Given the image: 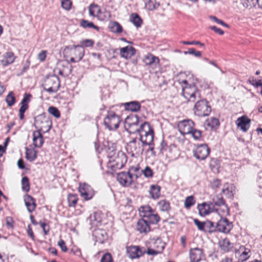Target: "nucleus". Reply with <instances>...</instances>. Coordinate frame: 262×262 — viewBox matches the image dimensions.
Here are the masks:
<instances>
[{
  "mask_svg": "<svg viewBox=\"0 0 262 262\" xmlns=\"http://www.w3.org/2000/svg\"><path fill=\"white\" fill-rule=\"evenodd\" d=\"M140 216L137 224V230L141 233H146L150 231V225L157 224L160 217L159 215L149 206L146 205L139 209Z\"/></svg>",
  "mask_w": 262,
  "mask_h": 262,
  "instance_id": "nucleus-1",
  "label": "nucleus"
},
{
  "mask_svg": "<svg viewBox=\"0 0 262 262\" xmlns=\"http://www.w3.org/2000/svg\"><path fill=\"white\" fill-rule=\"evenodd\" d=\"M182 89L183 96L189 102H194L196 97H200V94L194 84H188L186 80H179Z\"/></svg>",
  "mask_w": 262,
  "mask_h": 262,
  "instance_id": "nucleus-2",
  "label": "nucleus"
},
{
  "mask_svg": "<svg viewBox=\"0 0 262 262\" xmlns=\"http://www.w3.org/2000/svg\"><path fill=\"white\" fill-rule=\"evenodd\" d=\"M140 136L139 140L145 145H150L154 140V133L150 124L146 122L141 123L137 132Z\"/></svg>",
  "mask_w": 262,
  "mask_h": 262,
  "instance_id": "nucleus-3",
  "label": "nucleus"
},
{
  "mask_svg": "<svg viewBox=\"0 0 262 262\" xmlns=\"http://www.w3.org/2000/svg\"><path fill=\"white\" fill-rule=\"evenodd\" d=\"M64 53L66 56H71L70 60L71 62H77L82 58L84 50L80 46H75L73 48L67 47L64 49Z\"/></svg>",
  "mask_w": 262,
  "mask_h": 262,
  "instance_id": "nucleus-4",
  "label": "nucleus"
},
{
  "mask_svg": "<svg viewBox=\"0 0 262 262\" xmlns=\"http://www.w3.org/2000/svg\"><path fill=\"white\" fill-rule=\"evenodd\" d=\"M45 123L46 124V127L41 126L40 127V129L35 130L33 133V144L35 147L40 148L44 143V140L41 134V130H43L44 132H48L51 129V122L45 120Z\"/></svg>",
  "mask_w": 262,
  "mask_h": 262,
  "instance_id": "nucleus-5",
  "label": "nucleus"
},
{
  "mask_svg": "<svg viewBox=\"0 0 262 262\" xmlns=\"http://www.w3.org/2000/svg\"><path fill=\"white\" fill-rule=\"evenodd\" d=\"M121 122V117L113 112H108L104 119V124L110 130H116Z\"/></svg>",
  "mask_w": 262,
  "mask_h": 262,
  "instance_id": "nucleus-6",
  "label": "nucleus"
},
{
  "mask_svg": "<svg viewBox=\"0 0 262 262\" xmlns=\"http://www.w3.org/2000/svg\"><path fill=\"white\" fill-rule=\"evenodd\" d=\"M44 90L49 93H56L60 86L59 79L56 75L48 76L43 84Z\"/></svg>",
  "mask_w": 262,
  "mask_h": 262,
  "instance_id": "nucleus-7",
  "label": "nucleus"
},
{
  "mask_svg": "<svg viewBox=\"0 0 262 262\" xmlns=\"http://www.w3.org/2000/svg\"><path fill=\"white\" fill-rule=\"evenodd\" d=\"M211 111V108L209 102L205 99L198 101L194 106L195 115L200 117L208 116Z\"/></svg>",
  "mask_w": 262,
  "mask_h": 262,
  "instance_id": "nucleus-8",
  "label": "nucleus"
},
{
  "mask_svg": "<svg viewBox=\"0 0 262 262\" xmlns=\"http://www.w3.org/2000/svg\"><path fill=\"white\" fill-rule=\"evenodd\" d=\"M145 144L136 139H133L127 145L126 149L133 157L139 156L143 153Z\"/></svg>",
  "mask_w": 262,
  "mask_h": 262,
  "instance_id": "nucleus-9",
  "label": "nucleus"
},
{
  "mask_svg": "<svg viewBox=\"0 0 262 262\" xmlns=\"http://www.w3.org/2000/svg\"><path fill=\"white\" fill-rule=\"evenodd\" d=\"M139 118L136 115L127 116L124 122L125 129L130 133H135L139 129Z\"/></svg>",
  "mask_w": 262,
  "mask_h": 262,
  "instance_id": "nucleus-10",
  "label": "nucleus"
},
{
  "mask_svg": "<svg viewBox=\"0 0 262 262\" xmlns=\"http://www.w3.org/2000/svg\"><path fill=\"white\" fill-rule=\"evenodd\" d=\"M209 153L210 149L205 144L198 145L193 150L194 156L199 160H205Z\"/></svg>",
  "mask_w": 262,
  "mask_h": 262,
  "instance_id": "nucleus-11",
  "label": "nucleus"
},
{
  "mask_svg": "<svg viewBox=\"0 0 262 262\" xmlns=\"http://www.w3.org/2000/svg\"><path fill=\"white\" fill-rule=\"evenodd\" d=\"M194 127V122L190 119L182 120L178 124V130L183 135L189 134Z\"/></svg>",
  "mask_w": 262,
  "mask_h": 262,
  "instance_id": "nucleus-12",
  "label": "nucleus"
},
{
  "mask_svg": "<svg viewBox=\"0 0 262 262\" xmlns=\"http://www.w3.org/2000/svg\"><path fill=\"white\" fill-rule=\"evenodd\" d=\"M79 191L81 195L85 200L91 199L95 194V192L91 186L88 184H80Z\"/></svg>",
  "mask_w": 262,
  "mask_h": 262,
  "instance_id": "nucleus-13",
  "label": "nucleus"
},
{
  "mask_svg": "<svg viewBox=\"0 0 262 262\" xmlns=\"http://www.w3.org/2000/svg\"><path fill=\"white\" fill-rule=\"evenodd\" d=\"M216 231L227 233L232 229L233 225L226 218H221L216 224Z\"/></svg>",
  "mask_w": 262,
  "mask_h": 262,
  "instance_id": "nucleus-14",
  "label": "nucleus"
},
{
  "mask_svg": "<svg viewBox=\"0 0 262 262\" xmlns=\"http://www.w3.org/2000/svg\"><path fill=\"white\" fill-rule=\"evenodd\" d=\"M117 180L123 186H129L133 182L134 176L130 173V171L121 172L118 174Z\"/></svg>",
  "mask_w": 262,
  "mask_h": 262,
  "instance_id": "nucleus-15",
  "label": "nucleus"
},
{
  "mask_svg": "<svg viewBox=\"0 0 262 262\" xmlns=\"http://www.w3.org/2000/svg\"><path fill=\"white\" fill-rule=\"evenodd\" d=\"M189 254L190 262H200L205 256L203 249L199 248H191Z\"/></svg>",
  "mask_w": 262,
  "mask_h": 262,
  "instance_id": "nucleus-16",
  "label": "nucleus"
},
{
  "mask_svg": "<svg viewBox=\"0 0 262 262\" xmlns=\"http://www.w3.org/2000/svg\"><path fill=\"white\" fill-rule=\"evenodd\" d=\"M251 120L247 116H244L237 118L236 124L242 131L246 132L250 127Z\"/></svg>",
  "mask_w": 262,
  "mask_h": 262,
  "instance_id": "nucleus-17",
  "label": "nucleus"
},
{
  "mask_svg": "<svg viewBox=\"0 0 262 262\" xmlns=\"http://www.w3.org/2000/svg\"><path fill=\"white\" fill-rule=\"evenodd\" d=\"M126 253L128 256L132 259L139 258L143 254L140 247L137 246L127 247Z\"/></svg>",
  "mask_w": 262,
  "mask_h": 262,
  "instance_id": "nucleus-18",
  "label": "nucleus"
},
{
  "mask_svg": "<svg viewBox=\"0 0 262 262\" xmlns=\"http://www.w3.org/2000/svg\"><path fill=\"white\" fill-rule=\"evenodd\" d=\"M199 213L201 216H205L214 211V206L212 203H203L198 205Z\"/></svg>",
  "mask_w": 262,
  "mask_h": 262,
  "instance_id": "nucleus-19",
  "label": "nucleus"
},
{
  "mask_svg": "<svg viewBox=\"0 0 262 262\" xmlns=\"http://www.w3.org/2000/svg\"><path fill=\"white\" fill-rule=\"evenodd\" d=\"M144 62L146 65L155 69L159 66V59L151 54H148L144 58Z\"/></svg>",
  "mask_w": 262,
  "mask_h": 262,
  "instance_id": "nucleus-20",
  "label": "nucleus"
},
{
  "mask_svg": "<svg viewBox=\"0 0 262 262\" xmlns=\"http://www.w3.org/2000/svg\"><path fill=\"white\" fill-rule=\"evenodd\" d=\"M24 200L28 211L30 213L32 212L36 207L35 200L29 194H26Z\"/></svg>",
  "mask_w": 262,
  "mask_h": 262,
  "instance_id": "nucleus-21",
  "label": "nucleus"
},
{
  "mask_svg": "<svg viewBox=\"0 0 262 262\" xmlns=\"http://www.w3.org/2000/svg\"><path fill=\"white\" fill-rule=\"evenodd\" d=\"M136 53L135 49L132 46H126L120 49V54L122 57L128 59Z\"/></svg>",
  "mask_w": 262,
  "mask_h": 262,
  "instance_id": "nucleus-22",
  "label": "nucleus"
},
{
  "mask_svg": "<svg viewBox=\"0 0 262 262\" xmlns=\"http://www.w3.org/2000/svg\"><path fill=\"white\" fill-rule=\"evenodd\" d=\"M236 254L239 255L238 260L243 262L248 259L250 256V250L244 246H241L239 249L236 251Z\"/></svg>",
  "mask_w": 262,
  "mask_h": 262,
  "instance_id": "nucleus-23",
  "label": "nucleus"
},
{
  "mask_svg": "<svg viewBox=\"0 0 262 262\" xmlns=\"http://www.w3.org/2000/svg\"><path fill=\"white\" fill-rule=\"evenodd\" d=\"M219 245L221 249L225 252H229L233 248V244L227 238L221 239L219 242Z\"/></svg>",
  "mask_w": 262,
  "mask_h": 262,
  "instance_id": "nucleus-24",
  "label": "nucleus"
},
{
  "mask_svg": "<svg viewBox=\"0 0 262 262\" xmlns=\"http://www.w3.org/2000/svg\"><path fill=\"white\" fill-rule=\"evenodd\" d=\"M123 105L126 110L134 112L139 111L141 108L140 103L136 101L124 103Z\"/></svg>",
  "mask_w": 262,
  "mask_h": 262,
  "instance_id": "nucleus-25",
  "label": "nucleus"
},
{
  "mask_svg": "<svg viewBox=\"0 0 262 262\" xmlns=\"http://www.w3.org/2000/svg\"><path fill=\"white\" fill-rule=\"evenodd\" d=\"M15 58L14 55L12 52H6L3 55L1 62L4 66H7L12 63L14 61Z\"/></svg>",
  "mask_w": 262,
  "mask_h": 262,
  "instance_id": "nucleus-26",
  "label": "nucleus"
},
{
  "mask_svg": "<svg viewBox=\"0 0 262 262\" xmlns=\"http://www.w3.org/2000/svg\"><path fill=\"white\" fill-rule=\"evenodd\" d=\"M235 187L232 184L226 183L224 185L222 192L228 198H232L233 196V190Z\"/></svg>",
  "mask_w": 262,
  "mask_h": 262,
  "instance_id": "nucleus-27",
  "label": "nucleus"
},
{
  "mask_svg": "<svg viewBox=\"0 0 262 262\" xmlns=\"http://www.w3.org/2000/svg\"><path fill=\"white\" fill-rule=\"evenodd\" d=\"M205 125L207 128L212 129L216 128L220 125L219 120L215 117H211L207 119L205 121Z\"/></svg>",
  "mask_w": 262,
  "mask_h": 262,
  "instance_id": "nucleus-28",
  "label": "nucleus"
},
{
  "mask_svg": "<svg viewBox=\"0 0 262 262\" xmlns=\"http://www.w3.org/2000/svg\"><path fill=\"white\" fill-rule=\"evenodd\" d=\"M89 14L90 16L93 17H96L98 18V16L100 15L101 10L100 7L95 4H91L89 7Z\"/></svg>",
  "mask_w": 262,
  "mask_h": 262,
  "instance_id": "nucleus-29",
  "label": "nucleus"
},
{
  "mask_svg": "<svg viewBox=\"0 0 262 262\" xmlns=\"http://www.w3.org/2000/svg\"><path fill=\"white\" fill-rule=\"evenodd\" d=\"M150 246L161 253L165 248V244L161 239L158 238L153 242Z\"/></svg>",
  "mask_w": 262,
  "mask_h": 262,
  "instance_id": "nucleus-30",
  "label": "nucleus"
},
{
  "mask_svg": "<svg viewBox=\"0 0 262 262\" xmlns=\"http://www.w3.org/2000/svg\"><path fill=\"white\" fill-rule=\"evenodd\" d=\"M130 20L137 28L140 27L142 24V19L137 13H133L130 15Z\"/></svg>",
  "mask_w": 262,
  "mask_h": 262,
  "instance_id": "nucleus-31",
  "label": "nucleus"
},
{
  "mask_svg": "<svg viewBox=\"0 0 262 262\" xmlns=\"http://www.w3.org/2000/svg\"><path fill=\"white\" fill-rule=\"evenodd\" d=\"M26 158L30 162L34 161L37 158V151L33 148H26Z\"/></svg>",
  "mask_w": 262,
  "mask_h": 262,
  "instance_id": "nucleus-32",
  "label": "nucleus"
},
{
  "mask_svg": "<svg viewBox=\"0 0 262 262\" xmlns=\"http://www.w3.org/2000/svg\"><path fill=\"white\" fill-rule=\"evenodd\" d=\"M109 27L111 31L115 33H120L123 31L122 26L117 21L111 23Z\"/></svg>",
  "mask_w": 262,
  "mask_h": 262,
  "instance_id": "nucleus-33",
  "label": "nucleus"
},
{
  "mask_svg": "<svg viewBox=\"0 0 262 262\" xmlns=\"http://www.w3.org/2000/svg\"><path fill=\"white\" fill-rule=\"evenodd\" d=\"M214 210L221 216L228 214L229 212V209L226 204H224L215 208H214Z\"/></svg>",
  "mask_w": 262,
  "mask_h": 262,
  "instance_id": "nucleus-34",
  "label": "nucleus"
},
{
  "mask_svg": "<svg viewBox=\"0 0 262 262\" xmlns=\"http://www.w3.org/2000/svg\"><path fill=\"white\" fill-rule=\"evenodd\" d=\"M150 193L153 199H158L160 194V187L158 185H151L150 189Z\"/></svg>",
  "mask_w": 262,
  "mask_h": 262,
  "instance_id": "nucleus-35",
  "label": "nucleus"
},
{
  "mask_svg": "<svg viewBox=\"0 0 262 262\" xmlns=\"http://www.w3.org/2000/svg\"><path fill=\"white\" fill-rule=\"evenodd\" d=\"M204 227V232H206L211 233L216 231V226H214L213 223L210 221H205Z\"/></svg>",
  "mask_w": 262,
  "mask_h": 262,
  "instance_id": "nucleus-36",
  "label": "nucleus"
},
{
  "mask_svg": "<svg viewBox=\"0 0 262 262\" xmlns=\"http://www.w3.org/2000/svg\"><path fill=\"white\" fill-rule=\"evenodd\" d=\"M80 26L83 28H94L96 30H99V28L98 26H95L92 22L89 21L85 19H82L80 22Z\"/></svg>",
  "mask_w": 262,
  "mask_h": 262,
  "instance_id": "nucleus-37",
  "label": "nucleus"
},
{
  "mask_svg": "<svg viewBox=\"0 0 262 262\" xmlns=\"http://www.w3.org/2000/svg\"><path fill=\"white\" fill-rule=\"evenodd\" d=\"M211 203L213 204L214 206H220L224 204H225L224 200H223V196L221 194H217L214 196L212 202Z\"/></svg>",
  "mask_w": 262,
  "mask_h": 262,
  "instance_id": "nucleus-38",
  "label": "nucleus"
},
{
  "mask_svg": "<svg viewBox=\"0 0 262 262\" xmlns=\"http://www.w3.org/2000/svg\"><path fill=\"white\" fill-rule=\"evenodd\" d=\"M6 101L9 106H12L15 104V98L12 91L10 92L7 96L6 98Z\"/></svg>",
  "mask_w": 262,
  "mask_h": 262,
  "instance_id": "nucleus-39",
  "label": "nucleus"
},
{
  "mask_svg": "<svg viewBox=\"0 0 262 262\" xmlns=\"http://www.w3.org/2000/svg\"><path fill=\"white\" fill-rule=\"evenodd\" d=\"M78 201L77 195L75 194H69L68 196V201L70 207H74Z\"/></svg>",
  "mask_w": 262,
  "mask_h": 262,
  "instance_id": "nucleus-40",
  "label": "nucleus"
},
{
  "mask_svg": "<svg viewBox=\"0 0 262 262\" xmlns=\"http://www.w3.org/2000/svg\"><path fill=\"white\" fill-rule=\"evenodd\" d=\"M158 205L160 210L162 211H168L170 209V204L168 201L165 200H161Z\"/></svg>",
  "mask_w": 262,
  "mask_h": 262,
  "instance_id": "nucleus-41",
  "label": "nucleus"
},
{
  "mask_svg": "<svg viewBox=\"0 0 262 262\" xmlns=\"http://www.w3.org/2000/svg\"><path fill=\"white\" fill-rule=\"evenodd\" d=\"M22 189L28 192L30 190L29 179L27 177H23L21 180Z\"/></svg>",
  "mask_w": 262,
  "mask_h": 262,
  "instance_id": "nucleus-42",
  "label": "nucleus"
},
{
  "mask_svg": "<svg viewBox=\"0 0 262 262\" xmlns=\"http://www.w3.org/2000/svg\"><path fill=\"white\" fill-rule=\"evenodd\" d=\"M195 200L194 199V197L192 195L187 196L185 200L184 203V205L185 208H189L190 207L193 206L195 204Z\"/></svg>",
  "mask_w": 262,
  "mask_h": 262,
  "instance_id": "nucleus-43",
  "label": "nucleus"
},
{
  "mask_svg": "<svg viewBox=\"0 0 262 262\" xmlns=\"http://www.w3.org/2000/svg\"><path fill=\"white\" fill-rule=\"evenodd\" d=\"M111 14L109 11L105 10L103 12H101L100 15L98 16V18L101 20H107L111 18Z\"/></svg>",
  "mask_w": 262,
  "mask_h": 262,
  "instance_id": "nucleus-44",
  "label": "nucleus"
},
{
  "mask_svg": "<svg viewBox=\"0 0 262 262\" xmlns=\"http://www.w3.org/2000/svg\"><path fill=\"white\" fill-rule=\"evenodd\" d=\"M242 3L245 7L251 8L257 4V0H241Z\"/></svg>",
  "mask_w": 262,
  "mask_h": 262,
  "instance_id": "nucleus-45",
  "label": "nucleus"
},
{
  "mask_svg": "<svg viewBox=\"0 0 262 262\" xmlns=\"http://www.w3.org/2000/svg\"><path fill=\"white\" fill-rule=\"evenodd\" d=\"M21 106L19 109V116L20 119H23L24 117V113L25 111L28 108V104L21 103Z\"/></svg>",
  "mask_w": 262,
  "mask_h": 262,
  "instance_id": "nucleus-46",
  "label": "nucleus"
},
{
  "mask_svg": "<svg viewBox=\"0 0 262 262\" xmlns=\"http://www.w3.org/2000/svg\"><path fill=\"white\" fill-rule=\"evenodd\" d=\"M184 54L193 55L194 56L200 57L202 55V53L200 51H196L194 48H190L188 51L184 52Z\"/></svg>",
  "mask_w": 262,
  "mask_h": 262,
  "instance_id": "nucleus-47",
  "label": "nucleus"
},
{
  "mask_svg": "<svg viewBox=\"0 0 262 262\" xmlns=\"http://www.w3.org/2000/svg\"><path fill=\"white\" fill-rule=\"evenodd\" d=\"M48 112L50 114L54 116L56 118L60 117V113L58 110L54 106H50L48 108Z\"/></svg>",
  "mask_w": 262,
  "mask_h": 262,
  "instance_id": "nucleus-48",
  "label": "nucleus"
},
{
  "mask_svg": "<svg viewBox=\"0 0 262 262\" xmlns=\"http://www.w3.org/2000/svg\"><path fill=\"white\" fill-rule=\"evenodd\" d=\"M189 134H191L195 140H198L201 137L202 132L200 130L194 129L193 127L192 132Z\"/></svg>",
  "mask_w": 262,
  "mask_h": 262,
  "instance_id": "nucleus-49",
  "label": "nucleus"
},
{
  "mask_svg": "<svg viewBox=\"0 0 262 262\" xmlns=\"http://www.w3.org/2000/svg\"><path fill=\"white\" fill-rule=\"evenodd\" d=\"M194 223L199 230L204 231L205 222H201L198 219H194Z\"/></svg>",
  "mask_w": 262,
  "mask_h": 262,
  "instance_id": "nucleus-50",
  "label": "nucleus"
},
{
  "mask_svg": "<svg viewBox=\"0 0 262 262\" xmlns=\"http://www.w3.org/2000/svg\"><path fill=\"white\" fill-rule=\"evenodd\" d=\"M61 6L62 7L67 10H69L71 9L72 2L70 0H61Z\"/></svg>",
  "mask_w": 262,
  "mask_h": 262,
  "instance_id": "nucleus-51",
  "label": "nucleus"
},
{
  "mask_svg": "<svg viewBox=\"0 0 262 262\" xmlns=\"http://www.w3.org/2000/svg\"><path fill=\"white\" fill-rule=\"evenodd\" d=\"M176 149V147L174 146H169L168 147L166 148V149L164 150V154H166V156L169 158H172V151L174 149Z\"/></svg>",
  "mask_w": 262,
  "mask_h": 262,
  "instance_id": "nucleus-52",
  "label": "nucleus"
},
{
  "mask_svg": "<svg viewBox=\"0 0 262 262\" xmlns=\"http://www.w3.org/2000/svg\"><path fill=\"white\" fill-rule=\"evenodd\" d=\"M158 6V5H157L155 3L150 0L145 4L146 8L150 11L156 9Z\"/></svg>",
  "mask_w": 262,
  "mask_h": 262,
  "instance_id": "nucleus-53",
  "label": "nucleus"
},
{
  "mask_svg": "<svg viewBox=\"0 0 262 262\" xmlns=\"http://www.w3.org/2000/svg\"><path fill=\"white\" fill-rule=\"evenodd\" d=\"M221 185V181L218 179H213L210 183V186L212 189L217 188Z\"/></svg>",
  "mask_w": 262,
  "mask_h": 262,
  "instance_id": "nucleus-54",
  "label": "nucleus"
},
{
  "mask_svg": "<svg viewBox=\"0 0 262 262\" xmlns=\"http://www.w3.org/2000/svg\"><path fill=\"white\" fill-rule=\"evenodd\" d=\"M100 261L101 262H112L113 259H112L111 255L108 253H105L104 254H103V255L101 257Z\"/></svg>",
  "mask_w": 262,
  "mask_h": 262,
  "instance_id": "nucleus-55",
  "label": "nucleus"
},
{
  "mask_svg": "<svg viewBox=\"0 0 262 262\" xmlns=\"http://www.w3.org/2000/svg\"><path fill=\"white\" fill-rule=\"evenodd\" d=\"M94 41L91 39H84L81 41V47H89L93 46Z\"/></svg>",
  "mask_w": 262,
  "mask_h": 262,
  "instance_id": "nucleus-56",
  "label": "nucleus"
},
{
  "mask_svg": "<svg viewBox=\"0 0 262 262\" xmlns=\"http://www.w3.org/2000/svg\"><path fill=\"white\" fill-rule=\"evenodd\" d=\"M142 172L146 177H151L153 175L152 170L148 166H147Z\"/></svg>",
  "mask_w": 262,
  "mask_h": 262,
  "instance_id": "nucleus-57",
  "label": "nucleus"
},
{
  "mask_svg": "<svg viewBox=\"0 0 262 262\" xmlns=\"http://www.w3.org/2000/svg\"><path fill=\"white\" fill-rule=\"evenodd\" d=\"M31 97V95L28 93H25L24 94L23 99L21 101V103L28 104V103L30 101V98Z\"/></svg>",
  "mask_w": 262,
  "mask_h": 262,
  "instance_id": "nucleus-58",
  "label": "nucleus"
},
{
  "mask_svg": "<svg viewBox=\"0 0 262 262\" xmlns=\"http://www.w3.org/2000/svg\"><path fill=\"white\" fill-rule=\"evenodd\" d=\"M146 253L149 255L155 256L158 254H160V253L159 252V251L156 250V249H154L152 247L150 246V247L147 249Z\"/></svg>",
  "mask_w": 262,
  "mask_h": 262,
  "instance_id": "nucleus-59",
  "label": "nucleus"
},
{
  "mask_svg": "<svg viewBox=\"0 0 262 262\" xmlns=\"http://www.w3.org/2000/svg\"><path fill=\"white\" fill-rule=\"evenodd\" d=\"M210 18L213 20L214 21L216 22L217 24L222 25L226 27H228V25L225 23L223 20L218 19L216 17L211 16H210Z\"/></svg>",
  "mask_w": 262,
  "mask_h": 262,
  "instance_id": "nucleus-60",
  "label": "nucleus"
},
{
  "mask_svg": "<svg viewBox=\"0 0 262 262\" xmlns=\"http://www.w3.org/2000/svg\"><path fill=\"white\" fill-rule=\"evenodd\" d=\"M58 245L62 251L66 252L67 251L68 249L63 240L60 239L58 242Z\"/></svg>",
  "mask_w": 262,
  "mask_h": 262,
  "instance_id": "nucleus-61",
  "label": "nucleus"
},
{
  "mask_svg": "<svg viewBox=\"0 0 262 262\" xmlns=\"http://www.w3.org/2000/svg\"><path fill=\"white\" fill-rule=\"evenodd\" d=\"M47 56V52L45 50L41 51L38 55V58L41 61H43Z\"/></svg>",
  "mask_w": 262,
  "mask_h": 262,
  "instance_id": "nucleus-62",
  "label": "nucleus"
},
{
  "mask_svg": "<svg viewBox=\"0 0 262 262\" xmlns=\"http://www.w3.org/2000/svg\"><path fill=\"white\" fill-rule=\"evenodd\" d=\"M182 43L184 45H199L201 46H204V44L203 43H201V42L198 41H182Z\"/></svg>",
  "mask_w": 262,
  "mask_h": 262,
  "instance_id": "nucleus-63",
  "label": "nucleus"
},
{
  "mask_svg": "<svg viewBox=\"0 0 262 262\" xmlns=\"http://www.w3.org/2000/svg\"><path fill=\"white\" fill-rule=\"evenodd\" d=\"M210 29L214 31L215 33L220 34L223 35L224 34V31L220 28H217L216 26H211L210 27Z\"/></svg>",
  "mask_w": 262,
  "mask_h": 262,
  "instance_id": "nucleus-64",
  "label": "nucleus"
}]
</instances>
